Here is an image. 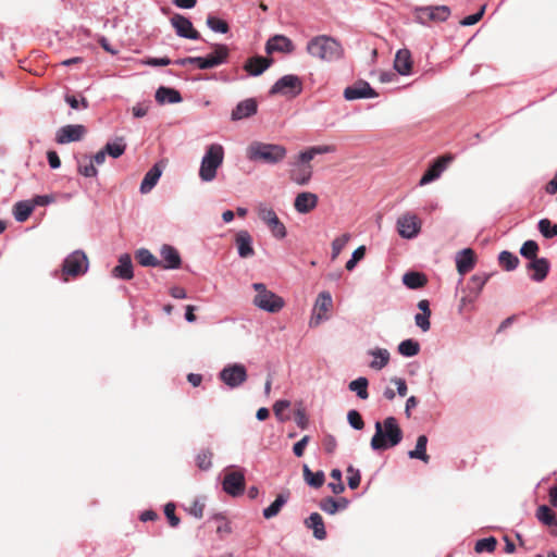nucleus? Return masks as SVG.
<instances>
[{"label": "nucleus", "instance_id": "nucleus-15", "mask_svg": "<svg viewBox=\"0 0 557 557\" xmlns=\"http://www.w3.org/2000/svg\"><path fill=\"white\" fill-rule=\"evenodd\" d=\"M170 21L178 37L193 40H197L200 38V34L194 28L193 23L190 22L189 18L181 14H174Z\"/></svg>", "mask_w": 557, "mask_h": 557}, {"label": "nucleus", "instance_id": "nucleus-55", "mask_svg": "<svg viewBox=\"0 0 557 557\" xmlns=\"http://www.w3.org/2000/svg\"><path fill=\"white\" fill-rule=\"evenodd\" d=\"M320 508L329 515H335L339 510V506L336 499L333 497H325L320 502Z\"/></svg>", "mask_w": 557, "mask_h": 557}, {"label": "nucleus", "instance_id": "nucleus-3", "mask_svg": "<svg viewBox=\"0 0 557 557\" xmlns=\"http://www.w3.org/2000/svg\"><path fill=\"white\" fill-rule=\"evenodd\" d=\"M286 148L277 144L252 141L247 148V158L250 161L274 165L286 157Z\"/></svg>", "mask_w": 557, "mask_h": 557}, {"label": "nucleus", "instance_id": "nucleus-64", "mask_svg": "<svg viewBox=\"0 0 557 557\" xmlns=\"http://www.w3.org/2000/svg\"><path fill=\"white\" fill-rule=\"evenodd\" d=\"M336 446H337V442H336V438L331 435V434H327L324 440H323V447H324V450L327 453V454H333L334 450L336 449Z\"/></svg>", "mask_w": 557, "mask_h": 557}, {"label": "nucleus", "instance_id": "nucleus-28", "mask_svg": "<svg viewBox=\"0 0 557 557\" xmlns=\"http://www.w3.org/2000/svg\"><path fill=\"white\" fill-rule=\"evenodd\" d=\"M318 205V196L313 193L304 191L296 196L294 207L299 213H308Z\"/></svg>", "mask_w": 557, "mask_h": 557}, {"label": "nucleus", "instance_id": "nucleus-60", "mask_svg": "<svg viewBox=\"0 0 557 557\" xmlns=\"http://www.w3.org/2000/svg\"><path fill=\"white\" fill-rule=\"evenodd\" d=\"M65 101L66 103L72 108V109H75V110H78V109H87L88 108V101L86 98L82 97L81 100H78L75 96H70V95H66L65 96Z\"/></svg>", "mask_w": 557, "mask_h": 557}, {"label": "nucleus", "instance_id": "nucleus-37", "mask_svg": "<svg viewBox=\"0 0 557 557\" xmlns=\"http://www.w3.org/2000/svg\"><path fill=\"white\" fill-rule=\"evenodd\" d=\"M34 210V205L29 200H22L14 205L13 215L17 222H24L28 219Z\"/></svg>", "mask_w": 557, "mask_h": 557}, {"label": "nucleus", "instance_id": "nucleus-47", "mask_svg": "<svg viewBox=\"0 0 557 557\" xmlns=\"http://www.w3.org/2000/svg\"><path fill=\"white\" fill-rule=\"evenodd\" d=\"M537 228L545 238L557 236V223H552L549 219H541L537 223Z\"/></svg>", "mask_w": 557, "mask_h": 557}, {"label": "nucleus", "instance_id": "nucleus-23", "mask_svg": "<svg viewBox=\"0 0 557 557\" xmlns=\"http://www.w3.org/2000/svg\"><path fill=\"white\" fill-rule=\"evenodd\" d=\"M235 244L237 247V252L240 258H249L255 255V250L252 247V237L248 231L242 230L237 232L235 237Z\"/></svg>", "mask_w": 557, "mask_h": 557}, {"label": "nucleus", "instance_id": "nucleus-52", "mask_svg": "<svg viewBox=\"0 0 557 557\" xmlns=\"http://www.w3.org/2000/svg\"><path fill=\"white\" fill-rule=\"evenodd\" d=\"M350 239V234L345 233L332 242V259L335 260Z\"/></svg>", "mask_w": 557, "mask_h": 557}, {"label": "nucleus", "instance_id": "nucleus-57", "mask_svg": "<svg viewBox=\"0 0 557 557\" xmlns=\"http://www.w3.org/2000/svg\"><path fill=\"white\" fill-rule=\"evenodd\" d=\"M164 515L171 527L175 528L180 524V518L175 515V505L173 503H168L164 506Z\"/></svg>", "mask_w": 557, "mask_h": 557}, {"label": "nucleus", "instance_id": "nucleus-39", "mask_svg": "<svg viewBox=\"0 0 557 557\" xmlns=\"http://www.w3.org/2000/svg\"><path fill=\"white\" fill-rule=\"evenodd\" d=\"M288 500V493L278 494L275 500L263 509V517L265 519H271L275 517L282 509V507L287 503Z\"/></svg>", "mask_w": 557, "mask_h": 557}, {"label": "nucleus", "instance_id": "nucleus-58", "mask_svg": "<svg viewBox=\"0 0 557 557\" xmlns=\"http://www.w3.org/2000/svg\"><path fill=\"white\" fill-rule=\"evenodd\" d=\"M347 472L349 473V475H348L349 488H351V490L357 488L361 481V475H360L359 470L355 469L352 466H349L347 468Z\"/></svg>", "mask_w": 557, "mask_h": 557}, {"label": "nucleus", "instance_id": "nucleus-12", "mask_svg": "<svg viewBox=\"0 0 557 557\" xmlns=\"http://www.w3.org/2000/svg\"><path fill=\"white\" fill-rule=\"evenodd\" d=\"M258 215L268 225L274 237L282 239L286 236V227L280 221L272 208H269L265 205H260L258 207Z\"/></svg>", "mask_w": 557, "mask_h": 557}, {"label": "nucleus", "instance_id": "nucleus-61", "mask_svg": "<svg viewBox=\"0 0 557 557\" xmlns=\"http://www.w3.org/2000/svg\"><path fill=\"white\" fill-rule=\"evenodd\" d=\"M430 317L429 314H425V313H417L414 315V322H416V325L422 331V332H428L431 327V323H430Z\"/></svg>", "mask_w": 557, "mask_h": 557}, {"label": "nucleus", "instance_id": "nucleus-56", "mask_svg": "<svg viewBox=\"0 0 557 557\" xmlns=\"http://www.w3.org/2000/svg\"><path fill=\"white\" fill-rule=\"evenodd\" d=\"M347 420L349 425L355 430L360 431L364 426V422L362 420L361 414L355 409L348 411Z\"/></svg>", "mask_w": 557, "mask_h": 557}, {"label": "nucleus", "instance_id": "nucleus-4", "mask_svg": "<svg viewBox=\"0 0 557 557\" xmlns=\"http://www.w3.org/2000/svg\"><path fill=\"white\" fill-rule=\"evenodd\" d=\"M213 48L214 50L206 57L182 58L175 60L174 63L181 66H185L187 64H195L200 70H209L226 63L230 54L227 46L222 44H215Z\"/></svg>", "mask_w": 557, "mask_h": 557}, {"label": "nucleus", "instance_id": "nucleus-59", "mask_svg": "<svg viewBox=\"0 0 557 557\" xmlns=\"http://www.w3.org/2000/svg\"><path fill=\"white\" fill-rule=\"evenodd\" d=\"M214 520L221 521V523L216 528V532L219 534H230L232 533V527L231 523L225 519V517L222 513H216L213 516Z\"/></svg>", "mask_w": 557, "mask_h": 557}, {"label": "nucleus", "instance_id": "nucleus-44", "mask_svg": "<svg viewBox=\"0 0 557 557\" xmlns=\"http://www.w3.org/2000/svg\"><path fill=\"white\" fill-rule=\"evenodd\" d=\"M103 149L107 154L116 159L125 152L126 144L122 137H119L114 141L107 143Z\"/></svg>", "mask_w": 557, "mask_h": 557}, {"label": "nucleus", "instance_id": "nucleus-41", "mask_svg": "<svg viewBox=\"0 0 557 557\" xmlns=\"http://www.w3.org/2000/svg\"><path fill=\"white\" fill-rule=\"evenodd\" d=\"M77 171L85 177H96L98 175V170L88 156L77 159Z\"/></svg>", "mask_w": 557, "mask_h": 557}, {"label": "nucleus", "instance_id": "nucleus-45", "mask_svg": "<svg viewBox=\"0 0 557 557\" xmlns=\"http://www.w3.org/2000/svg\"><path fill=\"white\" fill-rule=\"evenodd\" d=\"M500 267L506 271H513L519 264V258L510 251L503 250L498 256Z\"/></svg>", "mask_w": 557, "mask_h": 557}, {"label": "nucleus", "instance_id": "nucleus-7", "mask_svg": "<svg viewBox=\"0 0 557 557\" xmlns=\"http://www.w3.org/2000/svg\"><path fill=\"white\" fill-rule=\"evenodd\" d=\"M218 376L228 388L234 389L247 381L248 374L244 364L230 363L219 372Z\"/></svg>", "mask_w": 557, "mask_h": 557}, {"label": "nucleus", "instance_id": "nucleus-20", "mask_svg": "<svg viewBox=\"0 0 557 557\" xmlns=\"http://www.w3.org/2000/svg\"><path fill=\"white\" fill-rule=\"evenodd\" d=\"M258 111V103L255 98L239 101L231 113L232 121H240L255 115Z\"/></svg>", "mask_w": 557, "mask_h": 557}, {"label": "nucleus", "instance_id": "nucleus-1", "mask_svg": "<svg viewBox=\"0 0 557 557\" xmlns=\"http://www.w3.org/2000/svg\"><path fill=\"white\" fill-rule=\"evenodd\" d=\"M375 434L371 438L373 450H384L397 446L403 440V431L396 418L387 417L382 423L375 422Z\"/></svg>", "mask_w": 557, "mask_h": 557}, {"label": "nucleus", "instance_id": "nucleus-35", "mask_svg": "<svg viewBox=\"0 0 557 557\" xmlns=\"http://www.w3.org/2000/svg\"><path fill=\"white\" fill-rule=\"evenodd\" d=\"M428 437L419 435L416 443V448L408 451L410 459H419L425 463L429 462L430 456L426 454Z\"/></svg>", "mask_w": 557, "mask_h": 557}, {"label": "nucleus", "instance_id": "nucleus-14", "mask_svg": "<svg viewBox=\"0 0 557 557\" xmlns=\"http://www.w3.org/2000/svg\"><path fill=\"white\" fill-rule=\"evenodd\" d=\"M86 133V128L81 124H69L60 127L55 133V141L59 145H65L73 141H79Z\"/></svg>", "mask_w": 557, "mask_h": 557}, {"label": "nucleus", "instance_id": "nucleus-19", "mask_svg": "<svg viewBox=\"0 0 557 557\" xmlns=\"http://www.w3.org/2000/svg\"><path fill=\"white\" fill-rule=\"evenodd\" d=\"M490 273L474 274L470 277L467 289L469 294L461 298V305L473 302L481 294L484 285L490 280Z\"/></svg>", "mask_w": 557, "mask_h": 557}, {"label": "nucleus", "instance_id": "nucleus-42", "mask_svg": "<svg viewBox=\"0 0 557 557\" xmlns=\"http://www.w3.org/2000/svg\"><path fill=\"white\" fill-rule=\"evenodd\" d=\"M398 352L404 357H414L420 352L419 342L408 338L399 343Z\"/></svg>", "mask_w": 557, "mask_h": 557}, {"label": "nucleus", "instance_id": "nucleus-53", "mask_svg": "<svg viewBox=\"0 0 557 557\" xmlns=\"http://www.w3.org/2000/svg\"><path fill=\"white\" fill-rule=\"evenodd\" d=\"M366 256V247L364 246H359L357 249L354 250V252L351 253V257L350 259L346 262V265L345 268L348 270V271H352L357 263L362 260Z\"/></svg>", "mask_w": 557, "mask_h": 557}, {"label": "nucleus", "instance_id": "nucleus-26", "mask_svg": "<svg viewBox=\"0 0 557 557\" xmlns=\"http://www.w3.org/2000/svg\"><path fill=\"white\" fill-rule=\"evenodd\" d=\"M164 269H178L182 265V259L177 249L171 245H163L160 249Z\"/></svg>", "mask_w": 557, "mask_h": 557}, {"label": "nucleus", "instance_id": "nucleus-54", "mask_svg": "<svg viewBox=\"0 0 557 557\" xmlns=\"http://www.w3.org/2000/svg\"><path fill=\"white\" fill-rule=\"evenodd\" d=\"M331 476L334 480H337V483H329V487L334 494H342L345 491V485L342 482V471L339 469H333L331 471Z\"/></svg>", "mask_w": 557, "mask_h": 557}, {"label": "nucleus", "instance_id": "nucleus-40", "mask_svg": "<svg viewBox=\"0 0 557 557\" xmlns=\"http://www.w3.org/2000/svg\"><path fill=\"white\" fill-rule=\"evenodd\" d=\"M403 283L410 289H418L425 285L426 278L419 272H407L403 276Z\"/></svg>", "mask_w": 557, "mask_h": 557}, {"label": "nucleus", "instance_id": "nucleus-2", "mask_svg": "<svg viewBox=\"0 0 557 557\" xmlns=\"http://www.w3.org/2000/svg\"><path fill=\"white\" fill-rule=\"evenodd\" d=\"M307 52L322 61L333 62L342 58L343 47L333 37L326 35L315 36L307 44Z\"/></svg>", "mask_w": 557, "mask_h": 557}, {"label": "nucleus", "instance_id": "nucleus-5", "mask_svg": "<svg viewBox=\"0 0 557 557\" xmlns=\"http://www.w3.org/2000/svg\"><path fill=\"white\" fill-rule=\"evenodd\" d=\"M224 160V149L220 144H211L207 147L201 159L199 177L202 182H212L216 177V171Z\"/></svg>", "mask_w": 557, "mask_h": 557}, {"label": "nucleus", "instance_id": "nucleus-33", "mask_svg": "<svg viewBox=\"0 0 557 557\" xmlns=\"http://www.w3.org/2000/svg\"><path fill=\"white\" fill-rule=\"evenodd\" d=\"M161 175H162V171L158 164H154L152 168H150L149 171L145 174V176L140 183V187H139L140 193L141 194L150 193L153 189V187L157 185Z\"/></svg>", "mask_w": 557, "mask_h": 557}, {"label": "nucleus", "instance_id": "nucleus-30", "mask_svg": "<svg viewBox=\"0 0 557 557\" xmlns=\"http://www.w3.org/2000/svg\"><path fill=\"white\" fill-rule=\"evenodd\" d=\"M368 355L373 359L369 363V367L375 371H380L385 368L391 359V354L386 348H373L368 351Z\"/></svg>", "mask_w": 557, "mask_h": 557}, {"label": "nucleus", "instance_id": "nucleus-38", "mask_svg": "<svg viewBox=\"0 0 557 557\" xmlns=\"http://www.w3.org/2000/svg\"><path fill=\"white\" fill-rule=\"evenodd\" d=\"M135 258L138 263L143 267H161V261L154 257L151 251L147 248H140L136 250Z\"/></svg>", "mask_w": 557, "mask_h": 557}, {"label": "nucleus", "instance_id": "nucleus-17", "mask_svg": "<svg viewBox=\"0 0 557 557\" xmlns=\"http://www.w3.org/2000/svg\"><path fill=\"white\" fill-rule=\"evenodd\" d=\"M223 491L233 496H239L245 491V475L242 471L230 472L222 482Z\"/></svg>", "mask_w": 557, "mask_h": 557}, {"label": "nucleus", "instance_id": "nucleus-25", "mask_svg": "<svg viewBox=\"0 0 557 557\" xmlns=\"http://www.w3.org/2000/svg\"><path fill=\"white\" fill-rule=\"evenodd\" d=\"M549 267V262L546 258H536L528 263L527 269L528 271H532L530 274L531 280L542 282L547 276Z\"/></svg>", "mask_w": 557, "mask_h": 557}, {"label": "nucleus", "instance_id": "nucleus-49", "mask_svg": "<svg viewBox=\"0 0 557 557\" xmlns=\"http://www.w3.org/2000/svg\"><path fill=\"white\" fill-rule=\"evenodd\" d=\"M539 245L535 240L529 239L520 248V255L530 261L537 258Z\"/></svg>", "mask_w": 557, "mask_h": 557}, {"label": "nucleus", "instance_id": "nucleus-51", "mask_svg": "<svg viewBox=\"0 0 557 557\" xmlns=\"http://www.w3.org/2000/svg\"><path fill=\"white\" fill-rule=\"evenodd\" d=\"M496 545H497L496 539L491 536V537H485V539H481V540L476 541L474 549L479 554L483 553V552L493 553L496 548Z\"/></svg>", "mask_w": 557, "mask_h": 557}, {"label": "nucleus", "instance_id": "nucleus-63", "mask_svg": "<svg viewBox=\"0 0 557 557\" xmlns=\"http://www.w3.org/2000/svg\"><path fill=\"white\" fill-rule=\"evenodd\" d=\"M310 437L308 435H305L300 441L295 443L293 447V451L295 456L301 457L304 455L305 448L307 444L309 443Z\"/></svg>", "mask_w": 557, "mask_h": 557}, {"label": "nucleus", "instance_id": "nucleus-46", "mask_svg": "<svg viewBox=\"0 0 557 557\" xmlns=\"http://www.w3.org/2000/svg\"><path fill=\"white\" fill-rule=\"evenodd\" d=\"M312 175V168L310 164L301 166L297 172L290 174V178L297 185L304 186L308 184Z\"/></svg>", "mask_w": 557, "mask_h": 557}, {"label": "nucleus", "instance_id": "nucleus-13", "mask_svg": "<svg viewBox=\"0 0 557 557\" xmlns=\"http://www.w3.org/2000/svg\"><path fill=\"white\" fill-rule=\"evenodd\" d=\"M398 234L406 239H412L418 236L421 230V223L418 216L407 212L400 215L396 222Z\"/></svg>", "mask_w": 557, "mask_h": 557}, {"label": "nucleus", "instance_id": "nucleus-22", "mask_svg": "<svg viewBox=\"0 0 557 557\" xmlns=\"http://www.w3.org/2000/svg\"><path fill=\"white\" fill-rule=\"evenodd\" d=\"M455 261L458 273L463 276L475 265L474 251L471 248H463L456 253Z\"/></svg>", "mask_w": 557, "mask_h": 557}, {"label": "nucleus", "instance_id": "nucleus-8", "mask_svg": "<svg viewBox=\"0 0 557 557\" xmlns=\"http://www.w3.org/2000/svg\"><path fill=\"white\" fill-rule=\"evenodd\" d=\"M450 15L447 5H426L414 8V16L418 23L426 25L430 22H444Z\"/></svg>", "mask_w": 557, "mask_h": 557}, {"label": "nucleus", "instance_id": "nucleus-62", "mask_svg": "<svg viewBox=\"0 0 557 557\" xmlns=\"http://www.w3.org/2000/svg\"><path fill=\"white\" fill-rule=\"evenodd\" d=\"M485 5H483L479 12L474 13V14H471V15H468L466 16L461 22L460 24L462 26H471V25H474L476 24L483 16L484 12H485Z\"/></svg>", "mask_w": 557, "mask_h": 557}, {"label": "nucleus", "instance_id": "nucleus-50", "mask_svg": "<svg viewBox=\"0 0 557 557\" xmlns=\"http://www.w3.org/2000/svg\"><path fill=\"white\" fill-rule=\"evenodd\" d=\"M196 465L200 470H209L212 466V453L209 449L200 450L196 456Z\"/></svg>", "mask_w": 557, "mask_h": 557}, {"label": "nucleus", "instance_id": "nucleus-10", "mask_svg": "<svg viewBox=\"0 0 557 557\" xmlns=\"http://www.w3.org/2000/svg\"><path fill=\"white\" fill-rule=\"evenodd\" d=\"M88 258L82 250H75L70 253L63 261L62 270L65 275L79 276L88 270Z\"/></svg>", "mask_w": 557, "mask_h": 557}, {"label": "nucleus", "instance_id": "nucleus-27", "mask_svg": "<svg viewBox=\"0 0 557 557\" xmlns=\"http://www.w3.org/2000/svg\"><path fill=\"white\" fill-rule=\"evenodd\" d=\"M272 63L271 59H267L260 55H256L252 58H249L245 64L244 70L250 75V76H259L261 75L265 70L270 67Z\"/></svg>", "mask_w": 557, "mask_h": 557}, {"label": "nucleus", "instance_id": "nucleus-9", "mask_svg": "<svg viewBox=\"0 0 557 557\" xmlns=\"http://www.w3.org/2000/svg\"><path fill=\"white\" fill-rule=\"evenodd\" d=\"M302 91L301 79L294 74H287L277 79L270 89V95L296 97Z\"/></svg>", "mask_w": 557, "mask_h": 557}, {"label": "nucleus", "instance_id": "nucleus-24", "mask_svg": "<svg viewBox=\"0 0 557 557\" xmlns=\"http://www.w3.org/2000/svg\"><path fill=\"white\" fill-rule=\"evenodd\" d=\"M112 275L124 281H129L134 277L132 258L128 253H123L119 257V263L113 268Z\"/></svg>", "mask_w": 557, "mask_h": 557}, {"label": "nucleus", "instance_id": "nucleus-29", "mask_svg": "<svg viewBox=\"0 0 557 557\" xmlns=\"http://www.w3.org/2000/svg\"><path fill=\"white\" fill-rule=\"evenodd\" d=\"M535 516L541 523L552 529L550 533L554 536H557L556 515L547 505L539 506Z\"/></svg>", "mask_w": 557, "mask_h": 557}, {"label": "nucleus", "instance_id": "nucleus-32", "mask_svg": "<svg viewBox=\"0 0 557 557\" xmlns=\"http://www.w3.org/2000/svg\"><path fill=\"white\" fill-rule=\"evenodd\" d=\"M412 67V61H411V54L410 51L407 49H400L397 51L395 61H394V69L400 74V75H409Z\"/></svg>", "mask_w": 557, "mask_h": 557}, {"label": "nucleus", "instance_id": "nucleus-21", "mask_svg": "<svg viewBox=\"0 0 557 557\" xmlns=\"http://www.w3.org/2000/svg\"><path fill=\"white\" fill-rule=\"evenodd\" d=\"M295 49L293 41L284 35H275L271 37L265 45L267 53L273 52L292 53Z\"/></svg>", "mask_w": 557, "mask_h": 557}, {"label": "nucleus", "instance_id": "nucleus-34", "mask_svg": "<svg viewBox=\"0 0 557 557\" xmlns=\"http://www.w3.org/2000/svg\"><path fill=\"white\" fill-rule=\"evenodd\" d=\"M305 525L313 531V536L317 540H324L326 537V531L323 519L320 513L312 512L306 520Z\"/></svg>", "mask_w": 557, "mask_h": 557}, {"label": "nucleus", "instance_id": "nucleus-31", "mask_svg": "<svg viewBox=\"0 0 557 557\" xmlns=\"http://www.w3.org/2000/svg\"><path fill=\"white\" fill-rule=\"evenodd\" d=\"M156 101L160 104L164 103H180L183 98L178 90L170 87L160 86L154 95Z\"/></svg>", "mask_w": 557, "mask_h": 557}, {"label": "nucleus", "instance_id": "nucleus-16", "mask_svg": "<svg viewBox=\"0 0 557 557\" xmlns=\"http://www.w3.org/2000/svg\"><path fill=\"white\" fill-rule=\"evenodd\" d=\"M451 161L453 156L450 154L437 158L422 175L419 184L423 186L437 180Z\"/></svg>", "mask_w": 557, "mask_h": 557}, {"label": "nucleus", "instance_id": "nucleus-43", "mask_svg": "<svg viewBox=\"0 0 557 557\" xmlns=\"http://www.w3.org/2000/svg\"><path fill=\"white\" fill-rule=\"evenodd\" d=\"M368 385H369V381L367 377L364 376H360L354 381H351L348 385V388L356 393V395L360 398V399H367L369 397V393H368Z\"/></svg>", "mask_w": 557, "mask_h": 557}, {"label": "nucleus", "instance_id": "nucleus-18", "mask_svg": "<svg viewBox=\"0 0 557 557\" xmlns=\"http://www.w3.org/2000/svg\"><path fill=\"white\" fill-rule=\"evenodd\" d=\"M376 96V91L366 81H359L356 84L346 87L344 90V98L349 101L357 99H369Z\"/></svg>", "mask_w": 557, "mask_h": 557}, {"label": "nucleus", "instance_id": "nucleus-48", "mask_svg": "<svg viewBox=\"0 0 557 557\" xmlns=\"http://www.w3.org/2000/svg\"><path fill=\"white\" fill-rule=\"evenodd\" d=\"M207 26L214 33L226 34L230 29L228 24L213 15L207 17Z\"/></svg>", "mask_w": 557, "mask_h": 557}, {"label": "nucleus", "instance_id": "nucleus-36", "mask_svg": "<svg viewBox=\"0 0 557 557\" xmlns=\"http://www.w3.org/2000/svg\"><path fill=\"white\" fill-rule=\"evenodd\" d=\"M302 472L304 479L309 486L319 488L324 484L325 475L323 471L312 472L307 465H304Z\"/></svg>", "mask_w": 557, "mask_h": 557}, {"label": "nucleus", "instance_id": "nucleus-11", "mask_svg": "<svg viewBox=\"0 0 557 557\" xmlns=\"http://www.w3.org/2000/svg\"><path fill=\"white\" fill-rule=\"evenodd\" d=\"M333 307V299L330 292H321L314 302L312 317L310 319V327L318 326L321 322L326 321L329 317L326 312Z\"/></svg>", "mask_w": 557, "mask_h": 557}, {"label": "nucleus", "instance_id": "nucleus-6", "mask_svg": "<svg viewBox=\"0 0 557 557\" xmlns=\"http://www.w3.org/2000/svg\"><path fill=\"white\" fill-rule=\"evenodd\" d=\"M252 288L257 293L252 302L259 309L270 313H276L284 307V299L269 290L263 283H253Z\"/></svg>", "mask_w": 557, "mask_h": 557}]
</instances>
